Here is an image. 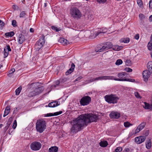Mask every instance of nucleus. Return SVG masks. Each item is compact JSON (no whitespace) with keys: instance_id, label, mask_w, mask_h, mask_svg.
<instances>
[{"instance_id":"nucleus-48","label":"nucleus","mask_w":152,"mask_h":152,"mask_svg":"<svg viewBox=\"0 0 152 152\" xmlns=\"http://www.w3.org/2000/svg\"><path fill=\"white\" fill-rule=\"evenodd\" d=\"M126 64L128 66H130L131 63V61L130 60H127L126 61Z\"/></svg>"},{"instance_id":"nucleus-24","label":"nucleus","mask_w":152,"mask_h":152,"mask_svg":"<svg viewBox=\"0 0 152 152\" xmlns=\"http://www.w3.org/2000/svg\"><path fill=\"white\" fill-rule=\"evenodd\" d=\"M10 107L9 106H7L5 108V110L4 112V113L3 115V117H5L8 115L10 111Z\"/></svg>"},{"instance_id":"nucleus-51","label":"nucleus","mask_w":152,"mask_h":152,"mask_svg":"<svg viewBox=\"0 0 152 152\" xmlns=\"http://www.w3.org/2000/svg\"><path fill=\"white\" fill-rule=\"evenodd\" d=\"M4 58H5L7 57L8 55V52L6 51H4Z\"/></svg>"},{"instance_id":"nucleus-30","label":"nucleus","mask_w":152,"mask_h":152,"mask_svg":"<svg viewBox=\"0 0 152 152\" xmlns=\"http://www.w3.org/2000/svg\"><path fill=\"white\" fill-rule=\"evenodd\" d=\"M113 48V49L115 51H119L123 48V46H119L117 45L114 46Z\"/></svg>"},{"instance_id":"nucleus-47","label":"nucleus","mask_w":152,"mask_h":152,"mask_svg":"<svg viewBox=\"0 0 152 152\" xmlns=\"http://www.w3.org/2000/svg\"><path fill=\"white\" fill-rule=\"evenodd\" d=\"M137 2L138 6L140 7H141V6H142L143 4L142 2V0H137Z\"/></svg>"},{"instance_id":"nucleus-64","label":"nucleus","mask_w":152,"mask_h":152,"mask_svg":"<svg viewBox=\"0 0 152 152\" xmlns=\"http://www.w3.org/2000/svg\"><path fill=\"white\" fill-rule=\"evenodd\" d=\"M95 81V80H94V78L92 79H90L89 80V81L90 82H93V81Z\"/></svg>"},{"instance_id":"nucleus-58","label":"nucleus","mask_w":152,"mask_h":152,"mask_svg":"<svg viewBox=\"0 0 152 152\" xmlns=\"http://www.w3.org/2000/svg\"><path fill=\"white\" fill-rule=\"evenodd\" d=\"M139 38V35L138 34H136L134 37V38L136 39H138Z\"/></svg>"},{"instance_id":"nucleus-20","label":"nucleus","mask_w":152,"mask_h":152,"mask_svg":"<svg viewBox=\"0 0 152 152\" xmlns=\"http://www.w3.org/2000/svg\"><path fill=\"white\" fill-rule=\"evenodd\" d=\"M114 77L112 76H100V80H113Z\"/></svg>"},{"instance_id":"nucleus-4","label":"nucleus","mask_w":152,"mask_h":152,"mask_svg":"<svg viewBox=\"0 0 152 152\" xmlns=\"http://www.w3.org/2000/svg\"><path fill=\"white\" fill-rule=\"evenodd\" d=\"M70 14L73 18L78 19L82 16V13L80 10L76 7H73L71 8L69 11Z\"/></svg>"},{"instance_id":"nucleus-21","label":"nucleus","mask_w":152,"mask_h":152,"mask_svg":"<svg viewBox=\"0 0 152 152\" xmlns=\"http://www.w3.org/2000/svg\"><path fill=\"white\" fill-rule=\"evenodd\" d=\"M59 105L60 103H58V102L55 101L49 103L48 105L49 107H54L58 106Z\"/></svg>"},{"instance_id":"nucleus-8","label":"nucleus","mask_w":152,"mask_h":152,"mask_svg":"<svg viewBox=\"0 0 152 152\" xmlns=\"http://www.w3.org/2000/svg\"><path fill=\"white\" fill-rule=\"evenodd\" d=\"M91 101V97L88 96H83L80 102L81 105L85 106L88 105Z\"/></svg>"},{"instance_id":"nucleus-50","label":"nucleus","mask_w":152,"mask_h":152,"mask_svg":"<svg viewBox=\"0 0 152 152\" xmlns=\"http://www.w3.org/2000/svg\"><path fill=\"white\" fill-rule=\"evenodd\" d=\"M124 69L126 71L128 72H131L132 71L131 69L129 67H126Z\"/></svg>"},{"instance_id":"nucleus-44","label":"nucleus","mask_w":152,"mask_h":152,"mask_svg":"<svg viewBox=\"0 0 152 152\" xmlns=\"http://www.w3.org/2000/svg\"><path fill=\"white\" fill-rule=\"evenodd\" d=\"M12 8L14 10H20V8L17 6L13 5L12 6Z\"/></svg>"},{"instance_id":"nucleus-41","label":"nucleus","mask_w":152,"mask_h":152,"mask_svg":"<svg viewBox=\"0 0 152 152\" xmlns=\"http://www.w3.org/2000/svg\"><path fill=\"white\" fill-rule=\"evenodd\" d=\"M15 71V69L14 68L11 69L9 72V74H8V75L9 77L11 76V75Z\"/></svg>"},{"instance_id":"nucleus-43","label":"nucleus","mask_w":152,"mask_h":152,"mask_svg":"<svg viewBox=\"0 0 152 152\" xmlns=\"http://www.w3.org/2000/svg\"><path fill=\"white\" fill-rule=\"evenodd\" d=\"M122 149L120 147H117L115 150L114 152H120L122 151Z\"/></svg>"},{"instance_id":"nucleus-36","label":"nucleus","mask_w":152,"mask_h":152,"mask_svg":"<svg viewBox=\"0 0 152 152\" xmlns=\"http://www.w3.org/2000/svg\"><path fill=\"white\" fill-rule=\"evenodd\" d=\"M51 28L53 30L55 31L56 32H58L61 30V29L60 28H58L57 27L53 26L51 27Z\"/></svg>"},{"instance_id":"nucleus-59","label":"nucleus","mask_w":152,"mask_h":152,"mask_svg":"<svg viewBox=\"0 0 152 152\" xmlns=\"http://www.w3.org/2000/svg\"><path fill=\"white\" fill-rule=\"evenodd\" d=\"M11 122L10 121H8L6 124V126H8V127L10 126Z\"/></svg>"},{"instance_id":"nucleus-5","label":"nucleus","mask_w":152,"mask_h":152,"mask_svg":"<svg viewBox=\"0 0 152 152\" xmlns=\"http://www.w3.org/2000/svg\"><path fill=\"white\" fill-rule=\"evenodd\" d=\"M44 90L43 86L39 87L35 89L34 90L30 92L28 94V96L30 97H32L38 95L41 93Z\"/></svg>"},{"instance_id":"nucleus-46","label":"nucleus","mask_w":152,"mask_h":152,"mask_svg":"<svg viewBox=\"0 0 152 152\" xmlns=\"http://www.w3.org/2000/svg\"><path fill=\"white\" fill-rule=\"evenodd\" d=\"M12 25L14 27H16L17 26V22L16 20H13L12 21Z\"/></svg>"},{"instance_id":"nucleus-53","label":"nucleus","mask_w":152,"mask_h":152,"mask_svg":"<svg viewBox=\"0 0 152 152\" xmlns=\"http://www.w3.org/2000/svg\"><path fill=\"white\" fill-rule=\"evenodd\" d=\"M82 78L83 77H82L79 76L75 80V82L79 81L81 79H82Z\"/></svg>"},{"instance_id":"nucleus-63","label":"nucleus","mask_w":152,"mask_h":152,"mask_svg":"<svg viewBox=\"0 0 152 152\" xmlns=\"http://www.w3.org/2000/svg\"><path fill=\"white\" fill-rule=\"evenodd\" d=\"M30 31L31 32H34V30L32 28H30Z\"/></svg>"},{"instance_id":"nucleus-60","label":"nucleus","mask_w":152,"mask_h":152,"mask_svg":"<svg viewBox=\"0 0 152 152\" xmlns=\"http://www.w3.org/2000/svg\"><path fill=\"white\" fill-rule=\"evenodd\" d=\"M95 81L96 80H100V77H96L95 78H94Z\"/></svg>"},{"instance_id":"nucleus-42","label":"nucleus","mask_w":152,"mask_h":152,"mask_svg":"<svg viewBox=\"0 0 152 152\" xmlns=\"http://www.w3.org/2000/svg\"><path fill=\"white\" fill-rule=\"evenodd\" d=\"M4 51H6L8 52L11 51V49L9 45H7L6 47L4 48Z\"/></svg>"},{"instance_id":"nucleus-39","label":"nucleus","mask_w":152,"mask_h":152,"mask_svg":"<svg viewBox=\"0 0 152 152\" xmlns=\"http://www.w3.org/2000/svg\"><path fill=\"white\" fill-rule=\"evenodd\" d=\"M124 125L125 127L127 128L132 126V124L130 123L129 122L127 121L124 123Z\"/></svg>"},{"instance_id":"nucleus-16","label":"nucleus","mask_w":152,"mask_h":152,"mask_svg":"<svg viewBox=\"0 0 152 152\" xmlns=\"http://www.w3.org/2000/svg\"><path fill=\"white\" fill-rule=\"evenodd\" d=\"M75 65L74 63H72L71 68L68 70L66 72V75H68L72 72L75 69Z\"/></svg>"},{"instance_id":"nucleus-13","label":"nucleus","mask_w":152,"mask_h":152,"mask_svg":"<svg viewBox=\"0 0 152 152\" xmlns=\"http://www.w3.org/2000/svg\"><path fill=\"white\" fill-rule=\"evenodd\" d=\"M110 116L111 118L117 119L120 117V114L117 112H112L110 114Z\"/></svg>"},{"instance_id":"nucleus-15","label":"nucleus","mask_w":152,"mask_h":152,"mask_svg":"<svg viewBox=\"0 0 152 152\" xmlns=\"http://www.w3.org/2000/svg\"><path fill=\"white\" fill-rule=\"evenodd\" d=\"M144 106L143 107L146 110H148L150 111H152V104H149L146 102H144Z\"/></svg>"},{"instance_id":"nucleus-12","label":"nucleus","mask_w":152,"mask_h":152,"mask_svg":"<svg viewBox=\"0 0 152 152\" xmlns=\"http://www.w3.org/2000/svg\"><path fill=\"white\" fill-rule=\"evenodd\" d=\"M107 31V28H99L98 30L97 31L95 32L94 33V37H96L101 33H105Z\"/></svg>"},{"instance_id":"nucleus-26","label":"nucleus","mask_w":152,"mask_h":152,"mask_svg":"<svg viewBox=\"0 0 152 152\" xmlns=\"http://www.w3.org/2000/svg\"><path fill=\"white\" fill-rule=\"evenodd\" d=\"M27 12L25 11H22L20 12L19 15L20 18H25L27 15Z\"/></svg>"},{"instance_id":"nucleus-31","label":"nucleus","mask_w":152,"mask_h":152,"mask_svg":"<svg viewBox=\"0 0 152 152\" xmlns=\"http://www.w3.org/2000/svg\"><path fill=\"white\" fill-rule=\"evenodd\" d=\"M60 81L58 80H57L55 82L54 84L51 86V89H52L58 86L60 84Z\"/></svg>"},{"instance_id":"nucleus-10","label":"nucleus","mask_w":152,"mask_h":152,"mask_svg":"<svg viewBox=\"0 0 152 152\" xmlns=\"http://www.w3.org/2000/svg\"><path fill=\"white\" fill-rule=\"evenodd\" d=\"M145 139V137L144 136H140L136 137L134 140L136 143L139 144L144 142Z\"/></svg>"},{"instance_id":"nucleus-18","label":"nucleus","mask_w":152,"mask_h":152,"mask_svg":"<svg viewBox=\"0 0 152 152\" xmlns=\"http://www.w3.org/2000/svg\"><path fill=\"white\" fill-rule=\"evenodd\" d=\"M62 113V111H60L59 112H56L53 113H50L47 114L45 116L50 117L52 116H57L61 114Z\"/></svg>"},{"instance_id":"nucleus-40","label":"nucleus","mask_w":152,"mask_h":152,"mask_svg":"<svg viewBox=\"0 0 152 152\" xmlns=\"http://www.w3.org/2000/svg\"><path fill=\"white\" fill-rule=\"evenodd\" d=\"M123 63V61L121 59H118L116 62L115 64L117 65H119Z\"/></svg>"},{"instance_id":"nucleus-22","label":"nucleus","mask_w":152,"mask_h":152,"mask_svg":"<svg viewBox=\"0 0 152 152\" xmlns=\"http://www.w3.org/2000/svg\"><path fill=\"white\" fill-rule=\"evenodd\" d=\"M59 42L63 45H67V40L64 38H60L58 40Z\"/></svg>"},{"instance_id":"nucleus-29","label":"nucleus","mask_w":152,"mask_h":152,"mask_svg":"<svg viewBox=\"0 0 152 152\" xmlns=\"http://www.w3.org/2000/svg\"><path fill=\"white\" fill-rule=\"evenodd\" d=\"M108 144L106 141H101L99 143V145L100 146L103 147H106Z\"/></svg>"},{"instance_id":"nucleus-23","label":"nucleus","mask_w":152,"mask_h":152,"mask_svg":"<svg viewBox=\"0 0 152 152\" xmlns=\"http://www.w3.org/2000/svg\"><path fill=\"white\" fill-rule=\"evenodd\" d=\"M58 150V148L56 146H53L50 147L49 149V152H57Z\"/></svg>"},{"instance_id":"nucleus-54","label":"nucleus","mask_w":152,"mask_h":152,"mask_svg":"<svg viewBox=\"0 0 152 152\" xmlns=\"http://www.w3.org/2000/svg\"><path fill=\"white\" fill-rule=\"evenodd\" d=\"M139 16L140 18L142 20L144 18V15L142 14H140L139 15Z\"/></svg>"},{"instance_id":"nucleus-11","label":"nucleus","mask_w":152,"mask_h":152,"mask_svg":"<svg viewBox=\"0 0 152 152\" xmlns=\"http://www.w3.org/2000/svg\"><path fill=\"white\" fill-rule=\"evenodd\" d=\"M146 125V123L145 122H143L141 123L137 126L136 129L135 130V133H138L142 129L144 128Z\"/></svg>"},{"instance_id":"nucleus-1","label":"nucleus","mask_w":152,"mask_h":152,"mask_svg":"<svg viewBox=\"0 0 152 152\" xmlns=\"http://www.w3.org/2000/svg\"><path fill=\"white\" fill-rule=\"evenodd\" d=\"M98 117L93 114H85L80 115L71 123L72 127L70 130L71 134H76L82 130L84 127L91 122H96Z\"/></svg>"},{"instance_id":"nucleus-49","label":"nucleus","mask_w":152,"mask_h":152,"mask_svg":"<svg viewBox=\"0 0 152 152\" xmlns=\"http://www.w3.org/2000/svg\"><path fill=\"white\" fill-rule=\"evenodd\" d=\"M17 121L16 120H15L14 121L13 124L12 126V128L14 129H15L16 128V127L17 126Z\"/></svg>"},{"instance_id":"nucleus-28","label":"nucleus","mask_w":152,"mask_h":152,"mask_svg":"<svg viewBox=\"0 0 152 152\" xmlns=\"http://www.w3.org/2000/svg\"><path fill=\"white\" fill-rule=\"evenodd\" d=\"M147 67L148 70L152 73V61H150L148 62Z\"/></svg>"},{"instance_id":"nucleus-6","label":"nucleus","mask_w":152,"mask_h":152,"mask_svg":"<svg viewBox=\"0 0 152 152\" xmlns=\"http://www.w3.org/2000/svg\"><path fill=\"white\" fill-rule=\"evenodd\" d=\"M113 44L111 42H108L104 44L103 46L99 49H98V47H97L96 51V52H101L104 50H107L113 47Z\"/></svg>"},{"instance_id":"nucleus-38","label":"nucleus","mask_w":152,"mask_h":152,"mask_svg":"<svg viewBox=\"0 0 152 152\" xmlns=\"http://www.w3.org/2000/svg\"><path fill=\"white\" fill-rule=\"evenodd\" d=\"M22 87L20 86L19 87H18V88H17L16 89V90H15V93L17 95H18L20 94V91L22 89Z\"/></svg>"},{"instance_id":"nucleus-35","label":"nucleus","mask_w":152,"mask_h":152,"mask_svg":"<svg viewBox=\"0 0 152 152\" xmlns=\"http://www.w3.org/2000/svg\"><path fill=\"white\" fill-rule=\"evenodd\" d=\"M14 33L13 31H11L10 32L6 33L5 35L7 37H12L14 36Z\"/></svg>"},{"instance_id":"nucleus-57","label":"nucleus","mask_w":152,"mask_h":152,"mask_svg":"<svg viewBox=\"0 0 152 152\" xmlns=\"http://www.w3.org/2000/svg\"><path fill=\"white\" fill-rule=\"evenodd\" d=\"M149 7L150 8H152V0H151L149 1Z\"/></svg>"},{"instance_id":"nucleus-52","label":"nucleus","mask_w":152,"mask_h":152,"mask_svg":"<svg viewBox=\"0 0 152 152\" xmlns=\"http://www.w3.org/2000/svg\"><path fill=\"white\" fill-rule=\"evenodd\" d=\"M4 25V23L0 20V28H2Z\"/></svg>"},{"instance_id":"nucleus-14","label":"nucleus","mask_w":152,"mask_h":152,"mask_svg":"<svg viewBox=\"0 0 152 152\" xmlns=\"http://www.w3.org/2000/svg\"><path fill=\"white\" fill-rule=\"evenodd\" d=\"M45 37L44 35H42L41 37L39 38L36 43L37 44H41V45H42V46L43 47L45 44Z\"/></svg>"},{"instance_id":"nucleus-17","label":"nucleus","mask_w":152,"mask_h":152,"mask_svg":"<svg viewBox=\"0 0 152 152\" xmlns=\"http://www.w3.org/2000/svg\"><path fill=\"white\" fill-rule=\"evenodd\" d=\"M24 36L22 34H20L18 36V42L20 44H22L25 41Z\"/></svg>"},{"instance_id":"nucleus-34","label":"nucleus","mask_w":152,"mask_h":152,"mask_svg":"<svg viewBox=\"0 0 152 152\" xmlns=\"http://www.w3.org/2000/svg\"><path fill=\"white\" fill-rule=\"evenodd\" d=\"M152 39H151V40L149 42L148 45V49L151 50L152 49Z\"/></svg>"},{"instance_id":"nucleus-32","label":"nucleus","mask_w":152,"mask_h":152,"mask_svg":"<svg viewBox=\"0 0 152 152\" xmlns=\"http://www.w3.org/2000/svg\"><path fill=\"white\" fill-rule=\"evenodd\" d=\"M43 46L42 45H41V44H37L36 43L35 45V49L37 51H39Z\"/></svg>"},{"instance_id":"nucleus-19","label":"nucleus","mask_w":152,"mask_h":152,"mask_svg":"<svg viewBox=\"0 0 152 152\" xmlns=\"http://www.w3.org/2000/svg\"><path fill=\"white\" fill-rule=\"evenodd\" d=\"M126 75V73L125 72H120L118 74V76L119 78H113L114 80L116 81H118L117 80V79H125L123 77H124V76Z\"/></svg>"},{"instance_id":"nucleus-3","label":"nucleus","mask_w":152,"mask_h":152,"mask_svg":"<svg viewBox=\"0 0 152 152\" xmlns=\"http://www.w3.org/2000/svg\"><path fill=\"white\" fill-rule=\"evenodd\" d=\"M105 101L109 104H115L118 103L119 98L116 94L107 95L104 96Z\"/></svg>"},{"instance_id":"nucleus-27","label":"nucleus","mask_w":152,"mask_h":152,"mask_svg":"<svg viewBox=\"0 0 152 152\" xmlns=\"http://www.w3.org/2000/svg\"><path fill=\"white\" fill-rule=\"evenodd\" d=\"M130 39L129 38L126 37L122 38L120 40L121 42H124L125 43H128L130 41Z\"/></svg>"},{"instance_id":"nucleus-9","label":"nucleus","mask_w":152,"mask_h":152,"mask_svg":"<svg viewBox=\"0 0 152 152\" xmlns=\"http://www.w3.org/2000/svg\"><path fill=\"white\" fill-rule=\"evenodd\" d=\"M151 73V72L149 70H145L143 71L142 76L145 81L146 82L148 80V78L150 77Z\"/></svg>"},{"instance_id":"nucleus-55","label":"nucleus","mask_w":152,"mask_h":152,"mask_svg":"<svg viewBox=\"0 0 152 152\" xmlns=\"http://www.w3.org/2000/svg\"><path fill=\"white\" fill-rule=\"evenodd\" d=\"M149 134V131L148 130H147L145 131V132L144 134V135L145 136H148Z\"/></svg>"},{"instance_id":"nucleus-61","label":"nucleus","mask_w":152,"mask_h":152,"mask_svg":"<svg viewBox=\"0 0 152 152\" xmlns=\"http://www.w3.org/2000/svg\"><path fill=\"white\" fill-rule=\"evenodd\" d=\"M149 20L150 22L152 21V15H151L149 17Z\"/></svg>"},{"instance_id":"nucleus-37","label":"nucleus","mask_w":152,"mask_h":152,"mask_svg":"<svg viewBox=\"0 0 152 152\" xmlns=\"http://www.w3.org/2000/svg\"><path fill=\"white\" fill-rule=\"evenodd\" d=\"M86 18L87 20H91L93 19L94 16L90 13H89L87 17Z\"/></svg>"},{"instance_id":"nucleus-2","label":"nucleus","mask_w":152,"mask_h":152,"mask_svg":"<svg viewBox=\"0 0 152 152\" xmlns=\"http://www.w3.org/2000/svg\"><path fill=\"white\" fill-rule=\"evenodd\" d=\"M46 121L42 118L38 119L36 124V129L37 131L40 133L42 132L46 128Z\"/></svg>"},{"instance_id":"nucleus-45","label":"nucleus","mask_w":152,"mask_h":152,"mask_svg":"<svg viewBox=\"0 0 152 152\" xmlns=\"http://www.w3.org/2000/svg\"><path fill=\"white\" fill-rule=\"evenodd\" d=\"M134 95L137 98H141V97L140 96L139 94L137 92H134Z\"/></svg>"},{"instance_id":"nucleus-56","label":"nucleus","mask_w":152,"mask_h":152,"mask_svg":"<svg viewBox=\"0 0 152 152\" xmlns=\"http://www.w3.org/2000/svg\"><path fill=\"white\" fill-rule=\"evenodd\" d=\"M107 0H97V1L100 3H104Z\"/></svg>"},{"instance_id":"nucleus-7","label":"nucleus","mask_w":152,"mask_h":152,"mask_svg":"<svg viewBox=\"0 0 152 152\" xmlns=\"http://www.w3.org/2000/svg\"><path fill=\"white\" fill-rule=\"evenodd\" d=\"M42 147L41 143L38 141H35L32 142L30 145L31 149L34 151L39 150Z\"/></svg>"},{"instance_id":"nucleus-33","label":"nucleus","mask_w":152,"mask_h":152,"mask_svg":"<svg viewBox=\"0 0 152 152\" xmlns=\"http://www.w3.org/2000/svg\"><path fill=\"white\" fill-rule=\"evenodd\" d=\"M151 139H149L148 142L146 144V147L148 149H149L151 148Z\"/></svg>"},{"instance_id":"nucleus-62","label":"nucleus","mask_w":152,"mask_h":152,"mask_svg":"<svg viewBox=\"0 0 152 152\" xmlns=\"http://www.w3.org/2000/svg\"><path fill=\"white\" fill-rule=\"evenodd\" d=\"M9 127H8V126H6L4 128V130L6 131L8 129Z\"/></svg>"},{"instance_id":"nucleus-25","label":"nucleus","mask_w":152,"mask_h":152,"mask_svg":"<svg viewBox=\"0 0 152 152\" xmlns=\"http://www.w3.org/2000/svg\"><path fill=\"white\" fill-rule=\"evenodd\" d=\"M116 80H118L119 81H126L132 82H134L135 81L134 79L131 78H125V79H117Z\"/></svg>"}]
</instances>
